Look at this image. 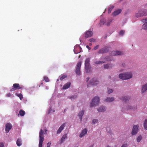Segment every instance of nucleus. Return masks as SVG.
<instances>
[{"instance_id": "obj_12", "label": "nucleus", "mask_w": 147, "mask_h": 147, "mask_svg": "<svg viewBox=\"0 0 147 147\" xmlns=\"http://www.w3.org/2000/svg\"><path fill=\"white\" fill-rule=\"evenodd\" d=\"M12 125L10 123H7L5 125V131L7 133L9 132V130L11 129Z\"/></svg>"}, {"instance_id": "obj_48", "label": "nucleus", "mask_w": 147, "mask_h": 147, "mask_svg": "<svg viewBox=\"0 0 147 147\" xmlns=\"http://www.w3.org/2000/svg\"><path fill=\"white\" fill-rule=\"evenodd\" d=\"M6 96L7 97H10L12 96V94H11L10 93H8L7 94Z\"/></svg>"}, {"instance_id": "obj_43", "label": "nucleus", "mask_w": 147, "mask_h": 147, "mask_svg": "<svg viewBox=\"0 0 147 147\" xmlns=\"http://www.w3.org/2000/svg\"><path fill=\"white\" fill-rule=\"evenodd\" d=\"M67 75H64L62 76L60 78V80H63L65 78H66L67 77Z\"/></svg>"}, {"instance_id": "obj_59", "label": "nucleus", "mask_w": 147, "mask_h": 147, "mask_svg": "<svg viewBox=\"0 0 147 147\" xmlns=\"http://www.w3.org/2000/svg\"><path fill=\"white\" fill-rule=\"evenodd\" d=\"M46 89H48V88L47 87H46Z\"/></svg>"}, {"instance_id": "obj_8", "label": "nucleus", "mask_w": 147, "mask_h": 147, "mask_svg": "<svg viewBox=\"0 0 147 147\" xmlns=\"http://www.w3.org/2000/svg\"><path fill=\"white\" fill-rule=\"evenodd\" d=\"M139 127V126L138 125H134L131 132V134L132 135H135L137 134L138 130Z\"/></svg>"}, {"instance_id": "obj_32", "label": "nucleus", "mask_w": 147, "mask_h": 147, "mask_svg": "<svg viewBox=\"0 0 147 147\" xmlns=\"http://www.w3.org/2000/svg\"><path fill=\"white\" fill-rule=\"evenodd\" d=\"M98 120L97 119H93L92 121V123L93 125H94L98 123Z\"/></svg>"}, {"instance_id": "obj_39", "label": "nucleus", "mask_w": 147, "mask_h": 147, "mask_svg": "<svg viewBox=\"0 0 147 147\" xmlns=\"http://www.w3.org/2000/svg\"><path fill=\"white\" fill-rule=\"evenodd\" d=\"M54 110L53 109H52L50 107V109L49 110L48 112V114H51L54 112Z\"/></svg>"}, {"instance_id": "obj_51", "label": "nucleus", "mask_w": 147, "mask_h": 147, "mask_svg": "<svg viewBox=\"0 0 147 147\" xmlns=\"http://www.w3.org/2000/svg\"><path fill=\"white\" fill-rule=\"evenodd\" d=\"M98 47V45H97L95 46L94 48V50H96L97 49Z\"/></svg>"}, {"instance_id": "obj_28", "label": "nucleus", "mask_w": 147, "mask_h": 147, "mask_svg": "<svg viewBox=\"0 0 147 147\" xmlns=\"http://www.w3.org/2000/svg\"><path fill=\"white\" fill-rule=\"evenodd\" d=\"M142 28L145 30H147V22H145L142 25Z\"/></svg>"}, {"instance_id": "obj_56", "label": "nucleus", "mask_w": 147, "mask_h": 147, "mask_svg": "<svg viewBox=\"0 0 147 147\" xmlns=\"http://www.w3.org/2000/svg\"><path fill=\"white\" fill-rule=\"evenodd\" d=\"M123 71V70H122V69H121L120 70V72H122V71Z\"/></svg>"}, {"instance_id": "obj_34", "label": "nucleus", "mask_w": 147, "mask_h": 147, "mask_svg": "<svg viewBox=\"0 0 147 147\" xmlns=\"http://www.w3.org/2000/svg\"><path fill=\"white\" fill-rule=\"evenodd\" d=\"M114 6H110L109 8V9L108 10V13H110L111 12V11L112 9L114 8Z\"/></svg>"}, {"instance_id": "obj_41", "label": "nucleus", "mask_w": 147, "mask_h": 147, "mask_svg": "<svg viewBox=\"0 0 147 147\" xmlns=\"http://www.w3.org/2000/svg\"><path fill=\"white\" fill-rule=\"evenodd\" d=\"M142 137L141 135L139 136L137 139V141L138 142H139L142 140Z\"/></svg>"}, {"instance_id": "obj_38", "label": "nucleus", "mask_w": 147, "mask_h": 147, "mask_svg": "<svg viewBox=\"0 0 147 147\" xmlns=\"http://www.w3.org/2000/svg\"><path fill=\"white\" fill-rule=\"evenodd\" d=\"M19 114L21 116H23L25 115V112L22 110H20L19 111Z\"/></svg>"}, {"instance_id": "obj_10", "label": "nucleus", "mask_w": 147, "mask_h": 147, "mask_svg": "<svg viewBox=\"0 0 147 147\" xmlns=\"http://www.w3.org/2000/svg\"><path fill=\"white\" fill-rule=\"evenodd\" d=\"M82 50L81 48L78 45H76L74 47V51L75 54L80 53L81 51L80 50Z\"/></svg>"}, {"instance_id": "obj_33", "label": "nucleus", "mask_w": 147, "mask_h": 147, "mask_svg": "<svg viewBox=\"0 0 147 147\" xmlns=\"http://www.w3.org/2000/svg\"><path fill=\"white\" fill-rule=\"evenodd\" d=\"M112 21V19H109L106 22H105V24L107 26H109Z\"/></svg>"}, {"instance_id": "obj_23", "label": "nucleus", "mask_w": 147, "mask_h": 147, "mask_svg": "<svg viewBox=\"0 0 147 147\" xmlns=\"http://www.w3.org/2000/svg\"><path fill=\"white\" fill-rule=\"evenodd\" d=\"M121 9H119L114 11L112 14V16H115L119 14L121 12Z\"/></svg>"}, {"instance_id": "obj_13", "label": "nucleus", "mask_w": 147, "mask_h": 147, "mask_svg": "<svg viewBox=\"0 0 147 147\" xmlns=\"http://www.w3.org/2000/svg\"><path fill=\"white\" fill-rule=\"evenodd\" d=\"M127 109H131L133 111L136 110L137 109V105H128L126 107Z\"/></svg>"}, {"instance_id": "obj_50", "label": "nucleus", "mask_w": 147, "mask_h": 147, "mask_svg": "<svg viewBox=\"0 0 147 147\" xmlns=\"http://www.w3.org/2000/svg\"><path fill=\"white\" fill-rule=\"evenodd\" d=\"M4 146V144L2 142H0V147H3Z\"/></svg>"}, {"instance_id": "obj_47", "label": "nucleus", "mask_w": 147, "mask_h": 147, "mask_svg": "<svg viewBox=\"0 0 147 147\" xmlns=\"http://www.w3.org/2000/svg\"><path fill=\"white\" fill-rule=\"evenodd\" d=\"M128 146V145L127 143H125L123 144L121 146V147H127Z\"/></svg>"}, {"instance_id": "obj_18", "label": "nucleus", "mask_w": 147, "mask_h": 147, "mask_svg": "<svg viewBox=\"0 0 147 147\" xmlns=\"http://www.w3.org/2000/svg\"><path fill=\"white\" fill-rule=\"evenodd\" d=\"M65 127V123L62 124L58 129L57 133L58 134H59L63 130Z\"/></svg>"}, {"instance_id": "obj_42", "label": "nucleus", "mask_w": 147, "mask_h": 147, "mask_svg": "<svg viewBox=\"0 0 147 147\" xmlns=\"http://www.w3.org/2000/svg\"><path fill=\"white\" fill-rule=\"evenodd\" d=\"M105 50L102 49L100 50L98 52L99 53H103L105 52Z\"/></svg>"}, {"instance_id": "obj_54", "label": "nucleus", "mask_w": 147, "mask_h": 147, "mask_svg": "<svg viewBox=\"0 0 147 147\" xmlns=\"http://www.w3.org/2000/svg\"><path fill=\"white\" fill-rule=\"evenodd\" d=\"M145 21H146V20H145H145H142V22H144Z\"/></svg>"}, {"instance_id": "obj_19", "label": "nucleus", "mask_w": 147, "mask_h": 147, "mask_svg": "<svg viewBox=\"0 0 147 147\" xmlns=\"http://www.w3.org/2000/svg\"><path fill=\"white\" fill-rule=\"evenodd\" d=\"M115 100V98L113 97H109L106 98L105 101L107 102H111Z\"/></svg>"}, {"instance_id": "obj_2", "label": "nucleus", "mask_w": 147, "mask_h": 147, "mask_svg": "<svg viewBox=\"0 0 147 147\" xmlns=\"http://www.w3.org/2000/svg\"><path fill=\"white\" fill-rule=\"evenodd\" d=\"M133 76L132 73L131 71H127L121 73L119 75V78L122 80H125L131 78Z\"/></svg>"}, {"instance_id": "obj_21", "label": "nucleus", "mask_w": 147, "mask_h": 147, "mask_svg": "<svg viewBox=\"0 0 147 147\" xmlns=\"http://www.w3.org/2000/svg\"><path fill=\"white\" fill-rule=\"evenodd\" d=\"M139 11L141 13L142 16H145L147 15V10L145 9H140L139 10Z\"/></svg>"}, {"instance_id": "obj_16", "label": "nucleus", "mask_w": 147, "mask_h": 147, "mask_svg": "<svg viewBox=\"0 0 147 147\" xmlns=\"http://www.w3.org/2000/svg\"><path fill=\"white\" fill-rule=\"evenodd\" d=\"M122 53L120 51H112L111 53V55H121Z\"/></svg>"}, {"instance_id": "obj_1", "label": "nucleus", "mask_w": 147, "mask_h": 147, "mask_svg": "<svg viewBox=\"0 0 147 147\" xmlns=\"http://www.w3.org/2000/svg\"><path fill=\"white\" fill-rule=\"evenodd\" d=\"M47 129L45 127H42L39 133V140L38 147H42V143L44 140L43 135L47 134Z\"/></svg>"}, {"instance_id": "obj_9", "label": "nucleus", "mask_w": 147, "mask_h": 147, "mask_svg": "<svg viewBox=\"0 0 147 147\" xmlns=\"http://www.w3.org/2000/svg\"><path fill=\"white\" fill-rule=\"evenodd\" d=\"M88 129L87 128H84L82 129L79 135V137L82 138L85 136L87 134Z\"/></svg>"}, {"instance_id": "obj_25", "label": "nucleus", "mask_w": 147, "mask_h": 147, "mask_svg": "<svg viewBox=\"0 0 147 147\" xmlns=\"http://www.w3.org/2000/svg\"><path fill=\"white\" fill-rule=\"evenodd\" d=\"M113 65L112 64H107L104 65L103 66V67L105 69H108L112 68Z\"/></svg>"}, {"instance_id": "obj_60", "label": "nucleus", "mask_w": 147, "mask_h": 147, "mask_svg": "<svg viewBox=\"0 0 147 147\" xmlns=\"http://www.w3.org/2000/svg\"><path fill=\"white\" fill-rule=\"evenodd\" d=\"M89 147H92V146H89Z\"/></svg>"}, {"instance_id": "obj_63", "label": "nucleus", "mask_w": 147, "mask_h": 147, "mask_svg": "<svg viewBox=\"0 0 147 147\" xmlns=\"http://www.w3.org/2000/svg\"><path fill=\"white\" fill-rule=\"evenodd\" d=\"M122 0H121V1H122Z\"/></svg>"}, {"instance_id": "obj_55", "label": "nucleus", "mask_w": 147, "mask_h": 147, "mask_svg": "<svg viewBox=\"0 0 147 147\" xmlns=\"http://www.w3.org/2000/svg\"><path fill=\"white\" fill-rule=\"evenodd\" d=\"M89 45H90V46H91L92 45V44L91 43H89Z\"/></svg>"}, {"instance_id": "obj_31", "label": "nucleus", "mask_w": 147, "mask_h": 147, "mask_svg": "<svg viewBox=\"0 0 147 147\" xmlns=\"http://www.w3.org/2000/svg\"><path fill=\"white\" fill-rule=\"evenodd\" d=\"M16 144L18 146H20L22 145V140L21 139H18L17 140Z\"/></svg>"}, {"instance_id": "obj_58", "label": "nucleus", "mask_w": 147, "mask_h": 147, "mask_svg": "<svg viewBox=\"0 0 147 147\" xmlns=\"http://www.w3.org/2000/svg\"><path fill=\"white\" fill-rule=\"evenodd\" d=\"M109 78H111V76H109Z\"/></svg>"}, {"instance_id": "obj_40", "label": "nucleus", "mask_w": 147, "mask_h": 147, "mask_svg": "<svg viewBox=\"0 0 147 147\" xmlns=\"http://www.w3.org/2000/svg\"><path fill=\"white\" fill-rule=\"evenodd\" d=\"M124 33L125 31L123 30H121L119 32V35H120L121 36H123L124 34Z\"/></svg>"}, {"instance_id": "obj_45", "label": "nucleus", "mask_w": 147, "mask_h": 147, "mask_svg": "<svg viewBox=\"0 0 147 147\" xmlns=\"http://www.w3.org/2000/svg\"><path fill=\"white\" fill-rule=\"evenodd\" d=\"M89 41L90 42H94L96 41V40L93 38H91L89 40Z\"/></svg>"}, {"instance_id": "obj_44", "label": "nucleus", "mask_w": 147, "mask_h": 147, "mask_svg": "<svg viewBox=\"0 0 147 147\" xmlns=\"http://www.w3.org/2000/svg\"><path fill=\"white\" fill-rule=\"evenodd\" d=\"M127 96H123L121 97V99L123 100L124 101L126 102V99H127Z\"/></svg>"}, {"instance_id": "obj_5", "label": "nucleus", "mask_w": 147, "mask_h": 147, "mask_svg": "<svg viewBox=\"0 0 147 147\" xmlns=\"http://www.w3.org/2000/svg\"><path fill=\"white\" fill-rule=\"evenodd\" d=\"M100 59L101 61H95L94 63L96 64H99L106 63V61H108L111 60V59L108 57H102Z\"/></svg>"}, {"instance_id": "obj_14", "label": "nucleus", "mask_w": 147, "mask_h": 147, "mask_svg": "<svg viewBox=\"0 0 147 147\" xmlns=\"http://www.w3.org/2000/svg\"><path fill=\"white\" fill-rule=\"evenodd\" d=\"M19 84H14L13 85V88L10 90V91H14L17 89H20L22 88V87L19 86Z\"/></svg>"}, {"instance_id": "obj_46", "label": "nucleus", "mask_w": 147, "mask_h": 147, "mask_svg": "<svg viewBox=\"0 0 147 147\" xmlns=\"http://www.w3.org/2000/svg\"><path fill=\"white\" fill-rule=\"evenodd\" d=\"M44 80L46 82H48L49 81V79L46 76H45L44 77Z\"/></svg>"}, {"instance_id": "obj_26", "label": "nucleus", "mask_w": 147, "mask_h": 147, "mask_svg": "<svg viewBox=\"0 0 147 147\" xmlns=\"http://www.w3.org/2000/svg\"><path fill=\"white\" fill-rule=\"evenodd\" d=\"M77 97L76 95H73L69 97L68 98L72 100H76Z\"/></svg>"}, {"instance_id": "obj_29", "label": "nucleus", "mask_w": 147, "mask_h": 147, "mask_svg": "<svg viewBox=\"0 0 147 147\" xmlns=\"http://www.w3.org/2000/svg\"><path fill=\"white\" fill-rule=\"evenodd\" d=\"M67 138V136L66 134H65L63 135L61 138V142H63L64 141L65 139H66Z\"/></svg>"}, {"instance_id": "obj_57", "label": "nucleus", "mask_w": 147, "mask_h": 147, "mask_svg": "<svg viewBox=\"0 0 147 147\" xmlns=\"http://www.w3.org/2000/svg\"><path fill=\"white\" fill-rule=\"evenodd\" d=\"M107 147H111V146H107Z\"/></svg>"}, {"instance_id": "obj_27", "label": "nucleus", "mask_w": 147, "mask_h": 147, "mask_svg": "<svg viewBox=\"0 0 147 147\" xmlns=\"http://www.w3.org/2000/svg\"><path fill=\"white\" fill-rule=\"evenodd\" d=\"M135 16L137 18H138L142 16L141 15V13H140L139 11H138V12L135 13Z\"/></svg>"}, {"instance_id": "obj_49", "label": "nucleus", "mask_w": 147, "mask_h": 147, "mask_svg": "<svg viewBox=\"0 0 147 147\" xmlns=\"http://www.w3.org/2000/svg\"><path fill=\"white\" fill-rule=\"evenodd\" d=\"M51 144V143L50 142H49L47 143V147H50Z\"/></svg>"}, {"instance_id": "obj_20", "label": "nucleus", "mask_w": 147, "mask_h": 147, "mask_svg": "<svg viewBox=\"0 0 147 147\" xmlns=\"http://www.w3.org/2000/svg\"><path fill=\"white\" fill-rule=\"evenodd\" d=\"M84 110L81 111L78 113V116L79 117L80 121H81L82 120V117L84 113Z\"/></svg>"}, {"instance_id": "obj_4", "label": "nucleus", "mask_w": 147, "mask_h": 147, "mask_svg": "<svg viewBox=\"0 0 147 147\" xmlns=\"http://www.w3.org/2000/svg\"><path fill=\"white\" fill-rule=\"evenodd\" d=\"M90 59L87 58L86 59L85 62V70L86 72L87 73H89L92 71V69L90 66Z\"/></svg>"}, {"instance_id": "obj_36", "label": "nucleus", "mask_w": 147, "mask_h": 147, "mask_svg": "<svg viewBox=\"0 0 147 147\" xmlns=\"http://www.w3.org/2000/svg\"><path fill=\"white\" fill-rule=\"evenodd\" d=\"M107 93L109 94L112 93L113 91V90L112 89H111L109 88H107Z\"/></svg>"}, {"instance_id": "obj_53", "label": "nucleus", "mask_w": 147, "mask_h": 147, "mask_svg": "<svg viewBox=\"0 0 147 147\" xmlns=\"http://www.w3.org/2000/svg\"><path fill=\"white\" fill-rule=\"evenodd\" d=\"M89 77H87L86 79V81L87 82H88V81L89 80Z\"/></svg>"}, {"instance_id": "obj_52", "label": "nucleus", "mask_w": 147, "mask_h": 147, "mask_svg": "<svg viewBox=\"0 0 147 147\" xmlns=\"http://www.w3.org/2000/svg\"><path fill=\"white\" fill-rule=\"evenodd\" d=\"M86 47L89 50H90L91 49V48L88 45H87Z\"/></svg>"}, {"instance_id": "obj_24", "label": "nucleus", "mask_w": 147, "mask_h": 147, "mask_svg": "<svg viewBox=\"0 0 147 147\" xmlns=\"http://www.w3.org/2000/svg\"><path fill=\"white\" fill-rule=\"evenodd\" d=\"M70 85L71 83L70 82L67 83L64 85L62 88V89L65 90L68 89L70 87Z\"/></svg>"}, {"instance_id": "obj_61", "label": "nucleus", "mask_w": 147, "mask_h": 147, "mask_svg": "<svg viewBox=\"0 0 147 147\" xmlns=\"http://www.w3.org/2000/svg\"><path fill=\"white\" fill-rule=\"evenodd\" d=\"M80 41L81 42V39H80Z\"/></svg>"}, {"instance_id": "obj_6", "label": "nucleus", "mask_w": 147, "mask_h": 147, "mask_svg": "<svg viewBox=\"0 0 147 147\" xmlns=\"http://www.w3.org/2000/svg\"><path fill=\"white\" fill-rule=\"evenodd\" d=\"M82 62L80 61L78 63L76 67V73L77 75H80V67L81 65Z\"/></svg>"}, {"instance_id": "obj_22", "label": "nucleus", "mask_w": 147, "mask_h": 147, "mask_svg": "<svg viewBox=\"0 0 147 147\" xmlns=\"http://www.w3.org/2000/svg\"><path fill=\"white\" fill-rule=\"evenodd\" d=\"M121 66L124 68L125 70H128L131 68V67L129 66L127 64H126L124 63H123L121 64Z\"/></svg>"}, {"instance_id": "obj_3", "label": "nucleus", "mask_w": 147, "mask_h": 147, "mask_svg": "<svg viewBox=\"0 0 147 147\" xmlns=\"http://www.w3.org/2000/svg\"><path fill=\"white\" fill-rule=\"evenodd\" d=\"M100 99L98 96L94 97L91 100V102L90 104V106L91 107H94L98 106L100 102Z\"/></svg>"}, {"instance_id": "obj_35", "label": "nucleus", "mask_w": 147, "mask_h": 147, "mask_svg": "<svg viewBox=\"0 0 147 147\" xmlns=\"http://www.w3.org/2000/svg\"><path fill=\"white\" fill-rule=\"evenodd\" d=\"M16 95L18 97H19L20 99L21 100H22L23 99V96L22 94H21V93H20V94L16 93Z\"/></svg>"}, {"instance_id": "obj_62", "label": "nucleus", "mask_w": 147, "mask_h": 147, "mask_svg": "<svg viewBox=\"0 0 147 147\" xmlns=\"http://www.w3.org/2000/svg\"><path fill=\"white\" fill-rule=\"evenodd\" d=\"M146 5H147V3H146Z\"/></svg>"}, {"instance_id": "obj_30", "label": "nucleus", "mask_w": 147, "mask_h": 147, "mask_svg": "<svg viewBox=\"0 0 147 147\" xmlns=\"http://www.w3.org/2000/svg\"><path fill=\"white\" fill-rule=\"evenodd\" d=\"M143 126L144 129L147 130V119H145L144 121Z\"/></svg>"}, {"instance_id": "obj_17", "label": "nucleus", "mask_w": 147, "mask_h": 147, "mask_svg": "<svg viewBox=\"0 0 147 147\" xmlns=\"http://www.w3.org/2000/svg\"><path fill=\"white\" fill-rule=\"evenodd\" d=\"M93 35V33L91 31H88L86 32L85 35V37L86 38L91 37Z\"/></svg>"}, {"instance_id": "obj_11", "label": "nucleus", "mask_w": 147, "mask_h": 147, "mask_svg": "<svg viewBox=\"0 0 147 147\" xmlns=\"http://www.w3.org/2000/svg\"><path fill=\"white\" fill-rule=\"evenodd\" d=\"M97 111L99 112H105L106 110V107L102 105L97 108Z\"/></svg>"}, {"instance_id": "obj_15", "label": "nucleus", "mask_w": 147, "mask_h": 147, "mask_svg": "<svg viewBox=\"0 0 147 147\" xmlns=\"http://www.w3.org/2000/svg\"><path fill=\"white\" fill-rule=\"evenodd\" d=\"M147 90V82L143 85L142 86L141 92L142 93H146Z\"/></svg>"}, {"instance_id": "obj_7", "label": "nucleus", "mask_w": 147, "mask_h": 147, "mask_svg": "<svg viewBox=\"0 0 147 147\" xmlns=\"http://www.w3.org/2000/svg\"><path fill=\"white\" fill-rule=\"evenodd\" d=\"M98 83V80L96 78H94L90 80L88 84L90 85H96Z\"/></svg>"}, {"instance_id": "obj_37", "label": "nucleus", "mask_w": 147, "mask_h": 147, "mask_svg": "<svg viewBox=\"0 0 147 147\" xmlns=\"http://www.w3.org/2000/svg\"><path fill=\"white\" fill-rule=\"evenodd\" d=\"M105 21L104 20L102 19L100 20V23L99 24V25L101 26L103 25L105 23Z\"/></svg>"}]
</instances>
